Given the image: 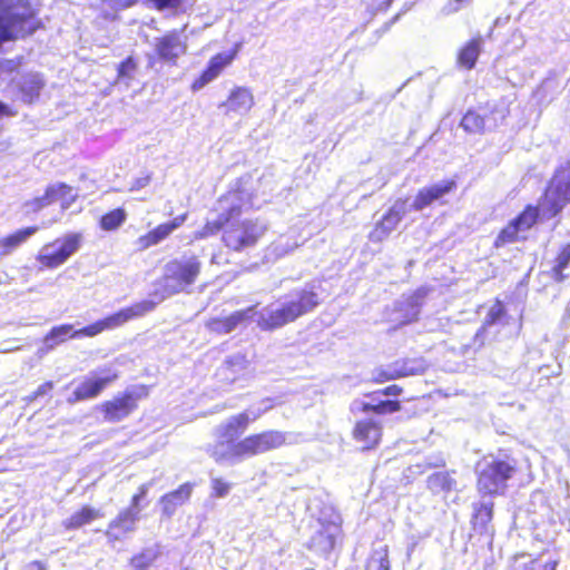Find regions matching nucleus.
I'll list each match as a JSON object with an SVG mask.
<instances>
[{
  "mask_svg": "<svg viewBox=\"0 0 570 570\" xmlns=\"http://www.w3.org/2000/svg\"><path fill=\"white\" fill-rule=\"evenodd\" d=\"M253 195L246 194L240 188H233L220 195L213 210L217 217L206 220L195 232V239H206L223 232L222 242L232 252H243L255 247L266 232V226L255 219H244L236 224L230 222L239 217L246 205L252 207Z\"/></svg>",
  "mask_w": 570,
  "mask_h": 570,
  "instance_id": "obj_1",
  "label": "nucleus"
},
{
  "mask_svg": "<svg viewBox=\"0 0 570 570\" xmlns=\"http://www.w3.org/2000/svg\"><path fill=\"white\" fill-rule=\"evenodd\" d=\"M570 204V158L553 170L537 205L527 204L497 235L493 246L500 248L520 239L521 232L530 230L539 222L559 216Z\"/></svg>",
  "mask_w": 570,
  "mask_h": 570,
  "instance_id": "obj_2",
  "label": "nucleus"
},
{
  "mask_svg": "<svg viewBox=\"0 0 570 570\" xmlns=\"http://www.w3.org/2000/svg\"><path fill=\"white\" fill-rule=\"evenodd\" d=\"M254 420L244 411L222 423L218 428L219 441L208 450L210 458L216 463L242 461L286 445L287 435L279 430H264L239 439Z\"/></svg>",
  "mask_w": 570,
  "mask_h": 570,
  "instance_id": "obj_3",
  "label": "nucleus"
},
{
  "mask_svg": "<svg viewBox=\"0 0 570 570\" xmlns=\"http://www.w3.org/2000/svg\"><path fill=\"white\" fill-rule=\"evenodd\" d=\"M519 471V462L511 450L499 449L488 454L476 472V489L483 495L495 497L504 493L508 481Z\"/></svg>",
  "mask_w": 570,
  "mask_h": 570,
  "instance_id": "obj_4",
  "label": "nucleus"
},
{
  "mask_svg": "<svg viewBox=\"0 0 570 570\" xmlns=\"http://www.w3.org/2000/svg\"><path fill=\"white\" fill-rule=\"evenodd\" d=\"M42 27L28 0H0V46L32 35Z\"/></svg>",
  "mask_w": 570,
  "mask_h": 570,
  "instance_id": "obj_5",
  "label": "nucleus"
},
{
  "mask_svg": "<svg viewBox=\"0 0 570 570\" xmlns=\"http://www.w3.org/2000/svg\"><path fill=\"white\" fill-rule=\"evenodd\" d=\"M321 302L322 299L314 285L293 289L288 294V299L279 308L259 317L258 325L264 331L279 328L313 312Z\"/></svg>",
  "mask_w": 570,
  "mask_h": 570,
  "instance_id": "obj_6",
  "label": "nucleus"
},
{
  "mask_svg": "<svg viewBox=\"0 0 570 570\" xmlns=\"http://www.w3.org/2000/svg\"><path fill=\"white\" fill-rule=\"evenodd\" d=\"M149 395V387L145 384L126 389L98 406L105 422L118 423L126 420L139 409V403Z\"/></svg>",
  "mask_w": 570,
  "mask_h": 570,
  "instance_id": "obj_7",
  "label": "nucleus"
},
{
  "mask_svg": "<svg viewBox=\"0 0 570 570\" xmlns=\"http://www.w3.org/2000/svg\"><path fill=\"white\" fill-rule=\"evenodd\" d=\"M82 243L80 233H70L46 244L36 256L39 271H52L63 265Z\"/></svg>",
  "mask_w": 570,
  "mask_h": 570,
  "instance_id": "obj_8",
  "label": "nucleus"
},
{
  "mask_svg": "<svg viewBox=\"0 0 570 570\" xmlns=\"http://www.w3.org/2000/svg\"><path fill=\"white\" fill-rule=\"evenodd\" d=\"M428 364L423 357H402L379 366L372 372L371 382L384 384L390 381L423 374Z\"/></svg>",
  "mask_w": 570,
  "mask_h": 570,
  "instance_id": "obj_9",
  "label": "nucleus"
},
{
  "mask_svg": "<svg viewBox=\"0 0 570 570\" xmlns=\"http://www.w3.org/2000/svg\"><path fill=\"white\" fill-rule=\"evenodd\" d=\"M119 379V372L105 367L91 376L85 377L67 399L69 404L97 399L107 387L112 385Z\"/></svg>",
  "mask_w": 570,
  "mask_h": 570,
  "instance_id": "obj_10",
  "label": "nucleus"
},
{
  "mask_svg": "<svg viewBox=\"0 0 570 570\" xmlns=\"http://www.w3.org/2000/svg\"><path fill=\"white\" fill-rule=\"evenodd\" d=\"M202 262L196 255L181 259H171L166 265L164 278L175 284V292L184 291L191 286L199 277Z\"/></svg>",
  "mask_w": 570,
  "mask_h": 570,
  "instance_id": "obj_11",
  "label": "nucleus"
},
{
  "mask_svg": "<svg viewBox=\"0 0 570 570\" xmlns=\"http://www.w3.org/2000/svg\"><path fill=\"white\" fill-rule=\"evenodd\" d=\"M237 53V48H233L228 51L217 52L212 56L203 71L191 81V91H198L207 83L218 78L224 70L233 63Z\"/></svg>",
  "mask_w": 570,
  "mask_h": 570,
  "instance_id": "obj_12",
  "label": "nucleus"
},
{
  "mask_svg": "<svg viewBox=\"0 0 570 570\" xmlns=\"http://www.w3.org/2000/svg\"><path fill=\"white\" fill-rule=\"evenodd\" d=\"M351 435L360 444L361 451H372L382 442L383 425L373 417L360 419L354 423Z\"/></svg>",
  "mask_w": 570,
  "mask_h": 570,
  "instance_id": "obj_13",
  "label": "nucleus"
},
{
  "mask_svg": "<svg viewBox=\"0 0 570 570\" xmlns=\"http://www.w3.org/2000/svg\"><path fill=\"white\" fill-rule=\"evenodd\" d=\"M406 198H397L394 204L384 213L382 218L375 223L368 238L372 242H383L397 227L406 214Z\"/></svg>",
  "mask_w": 570,
  "mask_h": 570,
  "instance_id": "obj_14",
  "label": "nucleus"
},
{
  "mask_svg": "<svg viewBox=\"0 0 570 570\" xmlns=\"http://www.w3.org/2000/svg\"><path fill=\"white\" fill-rule=\"evenodd\" d=\"M188 218V213H183L169 222L160 223L149 232L136 239L138 250H146L167 239L176 229L181 227Z\"/></svg>",
  "mask_w": 570,
  "mask_h": 570,
  "instance_id": "obj_15",
  "label": "nucleus"
},
{
  "mask_svg": "<svg viewBox=\"0 0 570 570\" xmlns=\"http://www.w3.org/2000/svg\"><path fill=\"white\" fill-rule=\"evenodd\" d=\"M254 106V96L249 88L234 87L227 98L218 105L225 116L242 115L248 112Z\"/></svg>",
  "mask_w": 570,
  "mask_h": 570,
  "instance_id": "obj_16",
  "label": "nucleus"
},
{
  "mask_svg": "<svg viewBox=\"0 0 570 570\" xmlns=\"http://www.w3.org/2000/svg\"><path fill=\"white\" fill-rule=\"evenodd\" d=\"M494 517L493 502H476L472 504L470 519L471 530L478 535L494 537L495 530L492 525Z\"/></svg>",
  "mask_w": 570,
  "mask_h": 570,
  "instance_id": "obj_17",
  "label": "nucleus"
},
{
  "mask_svg": "<svg viewBox=\"0 0 570 570\" xmlns=\"http://www.w3.org/2000/svg\"><path fill=\"white\" fill-rule=\"evenodd\" d=\"M186 43L177 31H170L157 39L155 50L157 56L171 66H176L178 58L186 52Z\"/></svg>",
  "mask_w": 570,
  "mask_h": 570,
  "instance_id": "obj_18",
  "label": "nucleus"
},
{
  "mask_svg": "<svg viewBox=\"0 0 570 570\" xmlns=\"http://www.w3.org/2000/svg\"><path fill=\"white\" fill-rule=\"evenodd\" d=\"M458 184L454 179H446L440 184H434L417 190L412 208L422 210L436 200H441L445 195L454 191Z\"/></svg>",
  "mask_w": 570,
  "mask_h": 570,
  "instance_id": "obj_19",
  "label": "nucleus"
},
{
  "mask_svg": "<svg viewBox=\"0 0 570 570\" xmlns=\"http://www.w3.org/2000/svg\"><path fill=\"white\" fill-rule=\"evenodd\" d=\"M156 305L157 304L154 301L144 299L106 316L110 330L118 328L132 320L144 317L146 314L154 311Z\"/></svg>",
  "mask_w": 570,
  "mask_h": 570,
  "instance_id": "obj_20",
  "label": "nucleus"
},
{
  "mask_svg": "<svg viewBox=\"0 0 570 570\" xmlns=\"http://www.w3.org/2000/svg\"><path fill=\"white\" fill-rule=\"evenodd\" d=\"M105 517L101 509L90 504H82L68 518L62 520L61 527L65 531L71 532L92 524Z\"/></svg>",
  "mask_w": 570,
  "mask_h": 570,
  "instance_id": "obj_21",
  "label": "nucleus"
},
{
  "mask_svg": "<svg viewBox=\"0 0 570 570\" xmlns=\"http://www.w3.org/2000/svg\"><path fill=\"white\" fill-rule=\"evenodd\" d=\"M139 517L131 510L122 509L108 523L106 535L109 541L116 542L122 539L127 533L135 531Z\"/></svg>",
  "mask_w": 570,
  "mask_h": 570,
  "instance_id": "obj_22",
  "label": "nucleus"
},
{
  "mask_svg": "<svg viewBox=\"0 0 570 570\" xmlns=\"http://www.w3.org/2000/svg\"><path fill=\"white\" fill-rule=\"evenodd\" d=\"M193 483L185 482L177 489L169 491L160 497L159 503L161 505L163 515L170 518L178 507L189 501L193 492Z\"/></svg>",
  "mask_w": 570,
  "mask_h": 570,
  "instance_id": "obj_23",
  "label": "nucleus"
},
{
  "mask_svg": "<svg viewBox=\"0 0 570 570\" xmlns=\"http://www.w3.org/2000/svg\"><path fill=\"white\" fill-rule=\"evenodd\" d=\"M247 317V311L240 309L228 316L212 317L206 322L205 326L213 334L224 335L233 332Z\"/></svg>",
  "mask_w": 570,
  "mask_h": 570,
  "instance_id": "obj_24",
  "label": "nucleus"
},
{
  "mask_svg": "<svg viewBox=\"0 0 570 570\" xmlns=\"http://www.w3.org/2000/svg\"><path fill=\"white\" fill-rule=\"evenodd\" d=\"M570 267V240L562 244L552 261L549 275L556 283H563L569 276L566 271Z\"/></svg>",
  "mask_w": 570,
  "mask_h": 570,
  "instance_id": "obj_25",
  "label": "nucleus"
},
{
  "mask_svg": "<svg viewBox=\"0 0 570 570\" xmlns=\"http://www.w3.org/2000/svg\"><path fill=\"white\" fill-rule=\"evenodd\" d=\"M38 226H28L0 238V258L11 254L21 246L30 236L38 232Z\"/></svg>",
  "mask_w": 570,
  "mask_h": 570,
  "instance_id": "obj_26",
  "label": "nucleus"
},
{
  "mask_svg": "<svg viewBox=\"0 0 570 570\" xmlns=\"http://www.w3.org/2000/svg\"><path fill=\"white\" fill-rule=\"evenodd\" d=\"M481 38H472L458 51L456 63L460 68L471 70L475 67L481 52Z\"/></svg>",
  "mask_w": 570,
  "mask_h": 570,
  "instance_id": "obj_27",
  "label": "nucleus"
},
{
  "mask_svg": "<svg viewBox=\"0 0 570 570\" xmlns=\"http://www.w3.org/2000/svg\"><path fill=\"white\" fill-rule=\"evenodd\" d=\"M489 114L487 110L469 109L461 118L460 126L468 134L481 135L485 131V122Z\"/></svg>",
  "mask_w": 570,
  "mask_h": 570,
  "instance_id": "obj_28",
  "label": "nucleus"
},
{
  "mask_svg": "<svg viewBox=\"0 0 570 570\" xmlns=\"http://www.w3.org/2000/svg\"><path fill=\"white\" fill-rule=\"evenodd\" d=\"M426 487L432 493H449L456 487V481L446 471L434 472L426 479Z\"/></svg>",
  "mask_w": 570,
  "mask_h": 570,
  "instance_id": "obj_29",
  "label": "nucleus"
},
{
  "mask_svg": "<svg viewBox=\"0 0 570 570\" xmlns=\"http://www.w3.org/2000/svg\"><path fill=\"white\" fill-rule=\"evenodd\" d=\"M78 337L77 330H75L72 324H61L51 327V330L46 334L45 342L50 346H57L67 342L68 340H76Z\"/></svg>",
  "mask_w": 570,
  "mask_h": 570,
  "instance_id": "obj_30",
  "label": "nucleus"
},
{
  "mask_svg": "<svg viewBox=\"0 0 570 570\" xmlns=\"http://www.w3.org/2000/svg\"><path fill=\"white\" fill-rule=\"evenodd\" d=\"M127 219V212L122 207L110 209L101 215L98 225L101 230L115 232L119 229Z\"/></svg>",
  "mask_w": 570,
  "mask_h": 570,
  "instance_id": "obj_31",
  "label": "nucleus"
},
{
  "mask_svg": "<svg viewBox=\"0 0 570 570\" xmlns=\"http://www.w3.org/2000/svg\"><path fill=\"white\" fill-rule=\"evenodd\" d=\"M402 404L399 400H383L375 404L364 402L360 410L363 413H373L376 415L392 414L401 411Z\"/></svg>",
  "mask_w": 570,
  "mask_h": 570,
  "instance_id": "obj_32",
  "label": "nucleus"
},
{
  "mask_svg": "<svg viewBox=\"0 0 570 570\" xmlns=\"http://www.w3.org/2000/svg\"><path fill=\"white\" fill-rule=\"evenodd\" d=\"M49 196V202L51 205L58 200L63 202V207L69 206L73 200L75 196L72 195V187L66 183H58L55 185H49L45 189Z\"/></svg>",
  "mask_w": 570,
  "mask_h": 570,
  "instance_id": "obj_33",
  "label": "nucleus"
},
{
  "mask_svg": "<svg viewBox=\"0 0 570 570\" xmlns=\"http://www.w3.org/2000/svg\"><path fill=\"white\" fill-rule=\"evenodd\" d=\"M365 570H391L387 546L372 551L365 562Z\"/></svg>",
  "mask_w": 570,
  "mask_h": 570,
  "instance_id": "obj_34",
  "label": "nucleus"
},
{
  "mask_svg": "<svg viewBox=\"0 0 570 570\" xmlns=\"http://www.w3.org/2000/svg\"><path fill=\"white\" fill-rule=\"evenodd\" d=\"M42 88L43 81L40 78L30 77L24 79L20 86L23 101L27 104L35 102L39 98Z\"/></svg>",
  "mask_w": 570,
  "mask_h": 570,
  "instance_id": "obj_35",
  "label": "nucleus"
},
{
  "mask_svg": "<svg viewBox=\"0 0 570 570\" xmlns=\"http://www.w3.org/2000/svg\"><path fill=\"white\" fill-rule=\"evenodd\" d=\"M158 558V552L153 550H142L130 558V566L134 570H149Z\"/></svg>",
  "mask_w": 570,
  "mask_h": 570,
  "instance_id": "obj_36",
  "label": "nucleus"
},
{
  "mask_svg": "<svg viewBox=\"0 0 570 570\" xmlns=\"http://www.w3.org/2000/svg\"><path fill=\"white\" fill-rule=\"evenodd\" d=\"M105 331H110V326L107 321V317L100 318L89 325L78 328L77 333H78V337L81 338V337H94Z\"/></svg>",
  "mask_w": 570,
  "mask_h": 570,
  "instance_id": "obj_37",
  "label": "nucleus"
},
{
  "mask_svg": "<svg viewBox=\"0 0 570 570\" xmlns=\"http://www.w3.org/2000/svg\"><path fill=\"white\" fill-rule=\"evenodd\" d=\"M138 69V61L135 57L128 56L117 67L118 80H131Z\"/></svg>",
  "mask_w": 570,
  "mask_h": 570,
  "instance_id": "obj_38",
  "label": "nucleus"
},
{
  "mask_svg": "<svg viewBox=\"0 0 570 570\" xmlns=\"http://www.w3.org/2000/svg\"><path fill=\"white\" fill-rule=\"evenodd\" d=\"M507 315L505 306L503 302L497 298L493 305L487 313V316L483 322V326H492L495 323L500 322Z\"/></svg>",
  "mask_w": 570,
  "mask_h": 570,
  "instance_id": "obj_39",
  "label": "nucleus"
},
{
  "mask_svg": "<svg viewBox=\"0 0 570 570\" xmlns=\"http://www.w3.org/2000/svg\"><path fill=\"white\" fill-rule=\"evenodd\" d=\"M116 7L128 8L135 4L138 0H110ZM158 10L177 8L181 0H150Z\"/></svg>",
  "mask_w": 570,
  "mask_h": 570,
  "instance_id": "obj_40",
  "label": "nucleus"
},
{
  "mask_svg": "<svg viewBox=\"0 0 570 570\" xmlns=\"http://www.w3.org/2000/svg\"><path fill=\"white\" fill-rule=\"evenodd\" d=\"M148 491V484H140L137 491L132 494L129 507L126 509L131 510L135 514H137V517L140 518L141 502L146 499Z\"/></svg>",
  "mask_w": 570,
  "mask_h": 570,
  "instance_id": "obj_41",
  "label": "nucleus"
},
{
  "mask_svg": "<svg viewBox=\"0 0 570 570\" xmlns=\"http://www.w3.org/2000/svg\"><path fill=\"white\" fill-rule=\"evenodd\" d=\"M403 392V387L397 384H391L385 386L384 389L372 391L365 394L366 397L374 399L377 395L383 396H399Z\"/></svg>",
  "mask_w": 570,
  "mask_h": 570,
  "instance_id": "obj_42",
  "label": "nucleus"
},
{
  "mask_svg": "<svg viewBox=\"0 0 570 570\" xmlns=\"http://www.w3.org/2000/svg\"><path fill=\"white\" fill-rule=\"evenodd\" d=\"M50 205H51V202H49V196L46 191L43 193V195H41L39 197H35L27 203V206L30 208V210H32L35 213L39 212Z\"/></svg>",
  "mask_w": 570,
  "mask_h": 570,
  "instance_id": "obj_43",
  "label": "nucleus"
},
{
  "mask_svg": "<svg viewBox=\"0 0 570 570\" xmlns=\"http://www.w3.org/2000/svg\"><path fill=\"white\" fill-rule=\"evenodd\" d=\"M212 489L216 498H223L229 492L230 485L223 479L216 478L212 480Z\"/></svg>",
  "mask_w": 570,
  "mask_h": 570,
  "instance_id": "obj_44",
  "label": "nucleus"
},
{
  "mask_svg": "<svg viewBox=\"0 0 570 570\" xmlns=\"http://www.w3.org/2000/svg\"><path fill=\"white\" fill-rule=\"evenodd\" d=\"M53 389V383L51 381L45 382L41 384L33 393L35 397L46 394L47 392Z\"/></svg>",
  "mask_w": 570,
  "mask_h": 570,
  "instance_id": "obj_45",
  "label": "nucleus"
},
{
  "mask_svg": "<svg viewBox=\"0 0 570 570\" xmlns=\"http://www.w3.org/2000/svg\"><path fill=\"white\" fill-rule=\"evenodd\" d=\"M17 115V110L4 105L0 101V118L2 117H13Z\"/></svg>",
  "mask_w": 570,
  "mask_h": 570,
  "instance_id": "obj_46",
  "label": "nucleus"
},
{
  "mask_svg": "<svg viewBox=\"0 0 570 570\" xmlns=\"http://www.w3.org/2000/svg\"><path fill=\"white\" fill-rule=\"evenodd\" d=\"M558 566H559V560L553 559V560H549V561L544 562L543 564H541L540 570H557Z\"/></svg>",
  "mask_w": 570,
  "mask_h": 570,
  "instance_id": "obj_47",
  "label": "nucleus"
},
{
  "mask_svg": "<svg viewBox=\"0 0 570 570\" xmlns=\"http://www.w3.org/2000/svg\"><path fill=\"white\" fill-rule=\"evenodd\" d=\"M539 567V558H532L527 564H524L523 570H537Z\"/></svg>",
  "mask_w": 570,
  "mask_h": 570,
  "instance_id": "obj_48",
  "label": "nucleus"
},
{
  "mask_svg": "<svg viewBox=\"0 0 570 570\" xmlns=\"http://www.w3.org/2000/svg\"><path fill=\"white\" fill-rule=\"evenodd\" d=\"M28 567L31 570H46V564L40 560L31 561Z\"/></svg>",
  "mask_w": 570,
  "mask_h": 570,
  "instance_id": "obj_49",
  "label": "nucleus"
}]
</instances>
